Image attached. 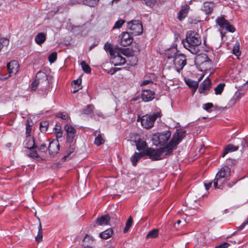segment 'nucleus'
Instances as JSON below:
<instances>
[{"label": "nucleus", "mask_w": 248, "mask_h": 248, "mask_svg": "<svg viewBox=\"0 0 248 248\" xmlns=\"http://www.w3.org/2000/svg\"><path fill=\"white\" fill-rule=\"evenodd\" d=\"M230 244L227 242H224L217 246L215 248H228L230 246Z\"/></svg>", "instance_id": "obj_53"}, {"label": "nucleus", "mask_w": 248, "mask_h": 248, "mask_svg": "<svg viewBox=\"0 0 248 248\" xmlns=\"http://www.w3.org/2000/svg\"><path fill=\"white\" fill-rule=\"evenodd\" d=\"M236 181L234 182V181H232L231 182H229V183H228L227 184V186L229 187H232L233 186H234L235 185V184L236 183Z\"/></svg>", "instance_id": "obj_62"}, {"label": "nucleus", "mask_w": 248, "mask_h": 248, "mask_svg": "<svg viewBox=\"0 0 248 248\" xmlns=\"http://www.w3.org/2000/svg\"><path fill=\"white\" fill-rule=\"evenodd\" d=\"M225 83H221L219 84L215 88V94L217 95L221 94L224 90V88L225 86Z\"/></svg>", "instance_id": "obj_35"}, {"label": "nucleus", "mask_w": 248, "mask_h": 248, "mask_svg": "<svg viewBox=\"0 0 248 248\" xmlns=\"http://www.w3.org/2000/svg\"><path fill=\"white\" fill-rule=\"evenodd\" d=\"M217 24L222 29H225L226 31L233 32L235 31L234 28L230 24V23L223 17H217L216 19Z\"/></svg>", "instance_id": "obj_12"}, {"label": "nucleus", "mask_w": 248, "mask_h": 248, "mask_svg": "<svg viewBox=\"0 0 248 248\" xmlns=\"http://www.w3.org/2000/svg\"><path fill=\"white\" fill-rule=\"evenodd\" d=\"M185 134V131L183 130H177L173 136V138L167 144L169 148H171V151L172 152L174 148L181 141L182 139L184 138Z\"/></svg>", "instance_id": "obj_8"}, {"label": "nucleus", "mask_w": 248, "mask_h": 248, "mask_svg": "<svg viewBox=\"0 0 248 248\" xmlns=\"http://www.w3.org/2000/svg\"><path fill=\"white\" fill-rule=\"evenodd\" d=\"M248 224V217L247 219V220L244 222L239 227H238V230L240 231L242 230L244 227Z\"/></svg>", "instance_id": "obj_56"}, {"label": "nucleus", "mask_w": 248, "mask_h": 248, "mask_svg": "<svg viewBox=\"0 0 248 248\" xmlns=\"http://www.w3.org/2000/svg\"><path fill=\"white\" fill-rule=\"evenodd\" d=\"M99 0H83V3L90 7L97 5Z\"/></svg>", "instance_id": "obj_37"}, {"label": "nucleus", "mask_w": 248, "mask_h": 248, "mask_svg": "<svg viewBox=\"0 0 248 248\" xmlns=\"http://www.w3.org/2000/svg\"><path fill=\"white\" fill-rule=\"evenodd\" d=\"M137 149L139 151H143L144 150H146V143L145 141L140 140L136 142Z\"/></svg>", "instance_id": "obj_31"}, {"label": "nucleus", "mask_w": 248, "mask_h": 248, "mask_svg": "<svg viewBox=\"0 0 248 248\" xmlns=\"http://www.w3.org/2000/svg\"><path fill=\"white\" fill-rule=\"evenodd\" d=\"M217 24L222 29H225L226 31L233 32L235 31L234 28L230 24V23L223 17H217L216 19Z\"/></svg>", "instance_id": "obj_10"}, {"label": "nucleus", "mask_w": 248, "mask_h": 248, "mask_svg": "<svg viewBox=\"0 0 248 248\" xmlns=\"http://www.w3.org/2000/svg\"><path fill=\"white\" fill-rule=\"evenodd\" d=\"M186 83L187 86L190 88H193L195 90L197 89L198 86V82L195 81H193L191 79H188L186 80Z\"/></svg>", "instance_id": "obj_34"}, {"label": "nucleus", "mask_w": 248, "mask_h": 248, "mask_svg": "<svg viewBox=\"0 0 248 248\" xmlns=\"http://www.w3.org/2000/svg\"><path fill=\"white\" fill-rule=\"evenodd\" d=\"M104 49L107 52H108L110 55L116 53V51H120V47H112L110 43H107L104 46Z\"/></svg>", "instance_id": "obj_29"}, {"label": "nucleus", "mask_w": 248, "mask_h": 248, "mask_svg": "<svg viewBox=\"0 0 248 248\" xmlns=\"http://www.w3.org/2000/svg\"><path fill=\"white\" fill-rule=\"evenodd\" d=\"M81 66L82 68V70L86 73H90L91 72V68L87 64L86 62L84 61L81 62Z\"/></svg>", "instance_id": "obj_39"}, {"label": "nucleus", "mask_w": 248, "mask_h": 248, "mask_svg": "<svg viewBox=\"0 0 248 248\" xmlns=\"http://www.w3.org/2000/svg\"><path fill=\"white\" fill-rule=\"evenodd\" d=\"M32 149H29V152L28 153V155L32 158H37L39 157L38 155L36 152V151L32 150Z\"/></svg>", "instance_id": "obj_45"}, {"label": "nucleus", "mask_w": 248, "mask_h": 248, "mask_svg": "<svg viewBox=\"0 0 248 248\" xmlns=\"http://www.w3.org/2000/svg\"><path fill=\"white\" fill-rule=\"evenodd\" d=\"M113 234L112 229L109 228L99 233V237L104 239H107L112 236Z\"/></svg>", "instance_id": "obj_28"}, {"label": "nucleus", "mask_w": 248, "mask_h": 248, "mask_svg": "<svg viewBox=\"0 0 248 248\" xmlns=\"http://www.w3.org/2000/svg\"><path fill=\"white\" fill-rule=\"evenodd\" d=\"M38 232L37 235L35 237V240L37 242H40L42 241L43 239V232L42 229L41 224L40 222L38 228Z\"/></svg>", "instance_id": "obj_36"}, {"label": "nucleus", "mask_w": 248, "mask_h": 248, "mask_svg": "<svg viewBox=\"0 0 248 248\" xmlns=\"http://www.w3.org/2000/svg\"><path fill=\"white\" fill-rule=\"evenodd\" d=\"M144 155H144V150L141 153L136 152L131 157V161L133 165L136 166L137 162Z\"/></svg>", "instance_id": "obj_24"}, {"label": "nucleus", "mask_w": 248, "mask_h": 248, "mask_svg": "<svg viewBox=\"0 0 248 248\" xmlns=\"http://www.w3.org/2000/svg\"><path fill=\"white\" fill-rule=\"evenodd\" d=\"M13 75L11 73L8 72V74H6L4 75H2L0 77V80H5L8 78H9L10 77H11Z\"/></svg>", "instance_id": "obj_52"}, {"label": "nucleus", "mask_w": 248, "mask_h": 248, "mask_svg": "<svg viewBox=\"0 0 248 248\" xmlns=\"http://www.w3.org/2000/svg\"><path fill=\"white\" fill-rule=\"evenodd\" d=\"M211 81L208 77L201 83L199 91L200 93H204L206 91L208 90L211 86Z\"/></svg>", "instance_id": "obj_20"}, {"label": "nucleus", "mask_w": 248, "mask_h": 248, "mask_svg": "<svg viewBox=\"0 0 248 248\" xmlns=\"http://www.w3.org/2000/svg\"><path fill=\"white\" fill-rule=\"evenodd\" d=\"M238 148V146H234L232 144H229L225 147L222 154V156L223 157L229 153L237 151Z\"/></svg>", "instance_id": "obj_27"}, {"label": "nucleus", "mask_w": 248, "mask_h": 248, "mask_svg": "<svg viewBox=\"0 0 248 248\" xmlns=\"http://www.w3.org/2000/svg\"><path fill=\"white\" fill-rule=\"evenodd\" d=\"M110 217L108 215L102 216L96 219V223L100 226L108 225Z\"/></svg>", "instance_id": "obj_21"}, {"label": "nucleus", "mask_w": 248, "mask_h": 248, "mask_svg": "<svg viewBox=\"0 0 248 248\" xmlns=\"http://www.w3.org/2000/svg\"><path fill=\"white\" fill-rule=\"evenodd\" d=\"M170 136L171 133L169 131L155 133L152 136L153 143L156 146L163 145L168 141Z\"/></svg>", "instance_id": "obj_6"}, {"label": "nucleus", "mask_w": 248, "mask_h": 248, "mask_svg": "<svg viewBox=\"0 0 248 248\" xmlns=\"http://www.w3.org/2000/svg\"><path fill=\"white\" fill-rule=\"evenodd\" d=\"M57 53L55 52H52L48 56V60L50 63L54 62L57 59Z\"/></svg>", "instance_id": "obj_47"}, {"label": "nucleus", "mask_w": 248, "mask_h": 248, "mask_svg": "<svg viewBox=\"0 0 248 248\" xmlns=\"http://www.w3.org/2000/svg\"><path fill=\"white\" fill-rule=\"evenodd\" d=\"M49 86V81L47 79L46 74L42 71L38 72L36 75L35 80L32 82L31 85V91H35L37 87L40 88L38 92L39 94L46 95L48 93V87Z\"/></svg>", "instance_id": "obj_2"}, {"label": "nucleus", "mask_w": 248, "mask_h": 248, "mask_svg": "<svg viewBox=\"0 0 248 248\" xmlns=\"http://www.w3.org/2000/svg\"><path fill=\"white\" fill-rule=\"evenodd\" d=\"M217 24L222 29H225L226 31L233 32L235 31L234 28L230 24V23L223 17H217L216 19Z\"/></svg>", "instance_id": "obj_11"}, {"label": "nucleus", "mask_w": 248, "mask_h": 248, "mask_svg": "<svg viewBox=\"0 0 248 248\" xmlns=\"http://www.w3.org/2000/svg\"><path fill=\"white\" fill-rule=\"evenodd\" d=\"M212 184V182H209L207 183H205L204 184L205 188L206 190H208L209 188L211 187V185Z\"/></svg>", "instance_id": "obj_57"}, {"label": "nucleus", "mask_w": 248, "mask_h": 248, "mask_svg": "<svg viewBox=\"0 0 248 248\" xmlns=\"http://www.w3.org/2000/svg\"><path fill=\"white\" fill-rule=\"evenodd\" d=\"M66 133V140L69 143H75L76 141V130L71 125H66L64 127Z\"/></svg>", "instance_id": "obj_9"}, {"label": "nucleus", "mask_w": 248, "mask_h": 248, "mask_svg": "<svg viewBox=\"0 0 248 248\" xmlns=\"http://www.w3.org/2000/svg\"><path fill=\"white\" fill-rule=\"evenodd\" d=\"M124 22H125V21L123 19H120V20L117 21L115 22V23L113 27V29H115L120 28Z\"/></svg>", "instance_id": "obj_44"}, {"label": "nucleus", "mask_w": 248, "mask_h": 248, "mask_svg": "<svg viewBox=\"0 0 248 248\" xmlns=\"http://www.w3.org/2000/svg\"><path fill=\"white\" fill-rule=\"evenodd\" d=\"M46 39V34L44 32H39L35 37V41L37 44L41 46Z\"/></svg>", "instance_id": "obj_23"}, {"label": "nucleus", "mask_w": 248, "mask_h": 248, "mask_svg": "<svg viewBox=\"0 0 248 248\" xmlns=\"http://www.w3.org/2000/svg\"><path fill=\"white\" fill-rule=\"evenodd\" d=\"M76 149V145L75 143H70V145L67 152V155L63 156L62 159L64 161H66L67 158L72 153H73Z\"/></svg>", "instance_id": "obj_33"}, {"label": "nucleus", "mask_w": 248, "mask_h": 248, "mask_svg": "<svg viewBox=\"0 0 248 248\" xmlns=\"http://www.w3.org/2000/svg\"><path fill=\"white\" fill-rule=\"evenodd\" d=\"M214 7V4L210 2H205L203 3L202 9L206 14H210Z\"/></svg>", "instance_id": "obj_26"}, {"label": "nucleus", "mask_w": 248, "mask_h": 248, "mask_svg": "<svg viewBox=\"0 0 248 248\" xmlns=\"http://www.w3.org/2000/svg\"><path fill=\"white\" fill-rule=\"evenodd\" d=\"M228 180L225 179L221 176L216 174L215 178L213 181L214 186L215 188L223 189L224 184Z\"/></svg>", "instance_id": "obj_18"}, {"label": "nucleus", "mask_w": 248, "mask_h": 248, "mask_svg": "<svg viewBox=\"0 0 248 248\" xmlns=\"http://www.w3.org/2000/svg\"><path fill=\"white\" fill-rule=\"evenodd\" d=\"M233 53L236 56H239L240 55V51H239V43H237L233 46Z\"/></svg>", "instance_id": "obj_48"}, {"label": "nucleus", "mask_w": 248, "mask_h": 248, "mask_svg": "<svg viewBox=\"0 0 248 248\" xmlns=\"http://www.w3.org/2000/svg\"><path fill=\"white\" fill-rule=\"evenodd\" d=\"M94 106L93 105H87L83 109V113L85 114H91L93 112Z\"/></svg>", "instance_id": "obj_38"}, {"label": "nucleus", "mask_w": 248, "mask_h": 248, "mask_svg": "<svg viewBox=\"0 0 248 248\" xmlns=\"http://www.w3.org/2000/svg\"><path fill=\"white\" fill-rule=\"evenodd\" d=\"M117 71V69L116 68H111L109 70L108 73L110 75L114 74Z\"/></svg>", "instance_id": "obj_60"}, {"label": "nucleus", "mask_w": 248, "mask_h": 248, "mask_svg": "<svg viewBox=\"0 0 248 248\" xmlns=\"http://www.w3.org/2000/svg\"><path fill=\"white\" fill-rule=\"evenodd\" d=\"M73 82L75 84L79 85L81 83V79H78L77 80H75L73 81Z\"/></svg>", "instance_id": "obj_61"}, {"label": "nucleus", "mask_w": 248, "mask_h": 248, "mask_svg": "<svg viewBox=\"0 0 248 248\" xmlns=\"http://www.w3.org/2000/svg\"><path fill=\"white\" fill-rule=\"evenodd\" d=\"M132 222H133L132 218L131 217H129V218L127 219V220L126 222L125 227L123 231H124V233H126V232H128V231L129 230V229H130V228L131 227V226L132 224Z\"/></svg>", "instance_id": "obj_40"}, {"label": "nucleus", "mask_w": 248, "mask_h": 248, "mask_svg": "<svg viewBox=\"0 0 248 248\" xmlns=\"http://www.w3.org/2000/svg\"><path fill=\"white\" fill-rule=\"evenodd\" d=\"M48 126V123L46 121L42 122L40 123V129L42 132H46Z\"/></svg>", "instance_id": "obj_41"}, {"label": "nucleus", "mask_w": 248, "mask_h": 248, "mask_svg": "<svg viewBox=\"0 0 248 248\" xmlns=\"http://www.w3.org/2000/svg\"><path fill=\"white\" fill-rule=\"evenodd\" d=\"M83 2V0H70L68 2V4L70 5H74L78 4H80Z\"/></svg>", "instance_id": "obj_49"}, {"label": "nucleus", "mask_w": 248, "mask_h": 248, "mask_svg": "<svg viewBox=\"0 0 248 248\" xmlns=\"http://www.w3.org/2000/svg\"><path fill=\"white\" fill-rule=\"evenodd\" d=\"M119 0H112L111 1L112 4L114 3V2L117 3Z\"/></svg>", "instance_id": "obj_64"}, {"label": "nucleus", "mask_w": 248, "mask_h": 248, "mask_svg": "<svg viewBox=\"0 0 248 248\" xmlns=\"http://www.w3.org/2000/svg\"><path fill=\"white\" fill-rule=\"evenodd\" d=\"M127 27L131 31L130 33L134 35H140L143 31L142 24L139 20H134L128 22Z\"/></svg>", "instance_id": "obj_7"}, {"label": "nucleus", "mask_w": 248, "mask_h": 248, "mask_svg": "<svg viewBox=\"0 0 248 248\" xmlns=\"http://www.w3.org/2000/svg\"><path fill=\"white\" fill-rule=\"evenodd\" d=\"M161 116L160 112H157L152 114H146L142 117H138L137 121L140 122L141 126L146 129L152 128L155 120Z\"/></svg>", "instance_id": "obj_5"}, {"label": "nucleus", "mask_w": 248, "mask_h": 248, "mask_svg": "<svg viewBox=\"0 0 248 248\" xmlns=\"http://www.w3.org/2000/svg\"><path fill=\"white\" fill-rule=\"evenodd\" d=\"M213 107V105L211 103H208L204 104L203 106V108L206 111H208V110L212 108Z\"/></svg>", "instance_id": "obj_51"}, {"label": "nucleus", "mask_w": 248, "mask_h": 248, "mask_svg": "<svg viewBox=\"0 0 248 248\" xmlns=\"http://www.w3.org/2000/svg\"><path fill=\"white\" fill-rule=\"evenodd\" d=\"M54 130H55V134L57 133V132H60L61 131H62V129H61V125L59 123H57L55 125V128H54Z\"/></svg>", "instance_id": "obj_55"}, {"label": "nucleus", "mask_w": 248, "mask_h": 248, "mask_svg": "<svg viewBox=\"0 0 248 248\" xmlns=\"http://www.w3.org/2000/svg\"><path fill=\"white\" fill-rule=\"evenodd\" d=\"M217 175L229 180L231 175V169L228 166H224L218 171Z\"/></svg>", "instance_id": "obj_19"}, {"label": "nucleus", "mask_w": 248, "mask_h": 248, "mask_svg": "<svg viewBox=\"0 0 248 248\" xmlns=\"http://www.w3.org/2000/svg\"><path fill=\"white\" fill-rule=\"evenodd\" d=\"M25 146L27 148L32 149L35 148L33 139L31 137H27L25 140Z\"/></svg>", "instance_id": "obj_30"}, {"label": "nucleus", "mask_w": 248, "mask_h": 248, "mask_svg": "<svg viewBox=\"0 0 248 248\" xmlns=\"http://www.w3.org/2000/svg\"><path fill=\"white\" fill-rule=\"evenodd\" d=\"M105 142L104 140L101 137L100 135H98L95 139L94 143L97 145L99 146L102 144H103Z\"/></svg>", "instance_id": "obj_42"}, {"label": "nucleus", "mask_w": 248, "mask_h": 248, "mask_svg": "<svg viewBox=\"0 0 248 248\" xmlns=\"http://www.w3.org/2000/svg\"><path fill=\"white\" fill-rule=\"evenodd\" d=\"M189 9V7L187 5L183 6L178 13V18L180 20H183L187 16Z\"/></svg>", "instance_id": "obj_22"}, {"label": "nucleus", "mask_w": 248, "mask_h": 248, "mask_svg": "<svg viewBox=\"0 0 248 248\" xmlns=\"http://www.w3.org/2000/svg\"><path fill=\"white\" fill-rule=\"evenodd\" d=\"M56 139L58 140V139L61 138L62 137V132L61 131L60 132H57L56 134Z\"/></svg>", "instance_id": "obj_58"}, {"label": "nucleus", "mask_w": 248, "mask_h": 248, "mask_svg": "<svg viewBox=\"0 0 248 248\" xmlns=\"http://www.w3.org/2000/svg\"><path fill=\"white\" fill-rule=\"evenodd\" d=\"M57 116L63 120H67L68 119V116L66 113H59L57 114Z\"/></svg>", "instance_id": "obj_50"}, {"label": "nucleus", "mask_w": 248, "mask_h": 248, "mask_svg": "<svg viewBox=\"0 0 248 248\" xmlns=\"http://www.w3.org/2000/svg\"><path fill=\"white\" fill-rule=\"evenodd\" d=\"M7 67L9 73L15 75L19 70V65L17 61L13 60L7 63Z\"/></svg>", "instance_id": "obj_15"}, {"label": "nucleus", "mask_w": 248, "mask_h": 248, "mask_svg": "<svg viewBox=\"0 0 248 248\" xmlns=\"http://www.w3.org/2000/svg\"><path fill=\"white\" fill-rule=\"evenodd\" d=\"M153 85V82L151 80H145L141 84V86H145L146 85Z\"/></svg>", "instance_id": "obj_54"}, {"label": "nucleus", "mask_w": 248, "mask_h": 248, "mask_svg": "<svg viewBox=\"0 0 248 248\" xmlns=\"http://www.w3.org/2000/svg\"><path fill=\"white\" fill-rule=\"evenodd\" d=\"M166 54L168 55V61H170L173 58L174 67L176 70L180 73L186 63L185 55L182 53H176V49L174 48L168 50Z\"/></svg>", "instance_id": "obj_3"}, {"label": "nucleus", "mask_w": 248, "mask_h": 248, "mask_svg": "<svg viewBox=\"0 0 248 248\" xmlns=\"http://www.w3.org/2000/svg\"><path fill=\"white\" fill-rule=\"evenodd\" d=\"M93 244V239L92 237L86 235L82 240V246L85 248L92 247Z\"/></svg>", "instance_id": "obj_25"}, {"label": "nucleus", "mask_w": 248, "mask_h": 248, "mask_svg": "<svg viewBox=\"0 0 248 248\" xmlns=\"http://www.w3.org/2000/svg\"><path fill=\"white\" fill-rule=\"evenodd\" d=\"M159 230L156 229H154L151 230L146 235V238H154L158 235Z\"/></svg>", "instance_id": "obj_32"}, {"label": "nucleus", "mask_w": 248, "mask_h": 248, "mask_svg": "<svg viewBox=\"0 0 248 248\" xmlns=\"http://www.w3.org/2000/svg\"><path fill=\"white\" fill-rule=\"evenodd\" d=\"M116 52L111 55V62L115 66L124 64L126 62L125 59L121 56L120 51Z\"/></svg>", "instance_id": "obj_13"}, {"label": "nucleus", "mask_w": 248, "mask_h": 248, "mask_svg": "<svg viewBox=\"0 0 248 248\" xmlns=\"http://www.w3.org/2000/svg\"><path fill=\"white\" fill-rule=\"evenodd\" d=\"M155 93L148 89H143L141 98L144 102H149L152 100L155 97Z\"/></svg>", "instance_id": "obj_16"}, {"label": "nucleus", "mask_w": 248, "mask_h": 248, "mask_svg": "<svg viewBox=\"0 0 248 248\" xmlns=\"http://www.w3.org/2000/svg\"><path fill=\"white\" fill-rule=\"evenodd\" d=\"M9 40L6 38H1L0 39V51L4 46H8Z\"/></svg>", "instance_id": "obj_43"}, {"label": "nucleus", "mask_w": 248, "mask_h": 248, "mask_svg": "<svg viewBox=\"0 0 248 248\" xmlns=\"http://www.w3.org/2000/svg\"><path fill=\"white\" fill-rule=\"evenodd\" d=\"M120 52L121 54H123L127 57H131L132 56V53L129 52L128 50L126 49H124L120 47Z\"/></svg>", "instance_id": "obj_46"}, {"label": "nucleus", "mask_w": 248, "mask_h": 248, "mask_svg": "<svg viewBox=\"0 0 248 248\" xmlns=\"http://www.w3.org/2000/svg\"><path fill=\"white\" fill-rule=\"evenodd\" d=\"M120 44L124 46H129L133 42V37L128 32H123L119 35Z\"/></svg>", "instance_id": "obj_14"}, {"label": "nucleus", "mask_w": 248, "mask_h": 248, "mask_svg": "<svg viewBox=\"0 0 248 248\" xmlns=\"http://www.w3.org/2000/svg\"><path fill=\"white\" fill-rule=\"evenodd\" d=\"M60 144L58 140H53L49 143L48 150L50 154L54 155L59 151Z\"/></svg>", "instance_id": "obj_17"}, {"label": "nucleus", "mask_w": 248, "mask_h": 248, "mask_svg": "<svg viewBox=\"0 0 248 248\" xmlns=\"http://www.w3.org/2000/svg\"><path fill=\"white\" fill-rule=\"evenodd\" d=\"M172 153L171 148L167 145L165 147L158 149H154L151 148H147L144 150V155L149 156L152 160H158L163 159L166 156L170 155Z\"/></svg>", "instance_id": "obj_4"}, {"label": "nucleus", "mask_w": 248, "mask_h": 248, "mask_svg": "<svg viewBox=\"0 0 248 248\" xmlns=\"http://www.w3.org/2000/svg\"><path fill=\"white\" fill-rule=\"evenodd\" d=\"M46 144H45V143H42L39 147V150H42V151H45L46 150Z\"/></svg>", "instance_id": "obj_59"}, {"label": "nucleus", "mask_w": 248, "mask_h": 248, "mask_svg": "<svg viewBox=\"0 0 248 248\" xmlns=\"http://www.w3.org/2000/svg\"><path fill=\"white\" fill-rule=\"evenodd\" d=\"M203 77H204V75H202L200 78H199L198 79V81H197L198 83L201 81L202 78H203Z\"/></svg>", "instance_id": "obj_63"}, {"label": "nucleus", "mask_w": 248, "mask_h": 248, "mask_svg": "<svg viewBox=\"0 0 248 248\" xmlns=\"http://www.w3.org/2000/svg\"><path fill=\"white\" fill-rule=\"evenodd\" d=\"M183 43L184 47L191 53L196 54L200 51L199 46L201 44V40L199 35L195 31H188L186 41H183Z\"/></svg>", "instance_id": "obj_1"}]
</instances>
